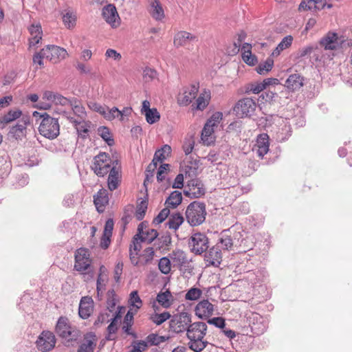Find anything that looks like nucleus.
I'll use <instances>...</instances> for the list:
<instances>
[{"label": "nucleus", "instance_id": "864d4df0", "mask_svg": "<svg viewBox=\"0 0 352 352\" xmlns=\"http://www.w3.org/2000/svg\"><path fill=\"white\" fill-rule=\"evenodd\" d=\"M201 294L202 292L199 288L192 287L186 294L185 298L188 300H196L200 298Z\"/></svg>", "mask_w": 352, "mask_h": 352}, {"label": "nucleus", "instance_id": "bb28decb", "mask_svg": "<svg viewBox=\"0 0 352 352\" xmlns=\"http://www.w3.org/2000/svg\"><path fill=\"white\" fill-rule=\"evenodd\" d=\"M197 37L189 32L181 31L177 33L174 38V45L177 47L184 46L190 41L195 40Z\"/></svg>", "mask_w": 352, "mask_h": 352}, {"label": "nucleus", "instance_id": "de8ad7c7", "mask_svg": "<svg viewBox=\"0 0 352 352\" xmlns=\"http://www.w3.org/2000/svg\"><path fill=\"white\" fill-rule=\"evenodd\" d=\"M121 112L117 107H114L112 109H109L108 107H106L102 116L107 120L110 121L115 119L116 118H118Z\"/></svg>", "mask_w": 352, "mask_h": 352}, {"label": "nucleus", "instance_id": "9d476101", "mask_svg": "<svg viewBox=\"0 0 352 352\" xmlns=\"http://www.w3.org/2000/svg\"><path fill=\"white\" fill-rule=\"evenodd\" d=\"M154 241V236H149L148 232H142L140 234V236L135 240V236L133 238L132 243L129 247V257L131 263L134 265L138 264V261L136 258V256L138 255L139 252L142 248V244L148 245Z\"/></svg>", "mask_w": 352, "mask_h": 352}, {"label": "nucleus", "instance_id": "ddd939ff", "mask_svg": "<svg viewBox=\"0 0 352 352\" xmlns=\"http://www.w3.org/2000/svg\"><path fill=\"white\" fill-rule=\"evenodd\" d=\"M30 124V117L23 116L18 123L12 126L8 132V137L15 140H22L26 135L27 126Z\"/></svg>", "mask_w": 352, "mask_h": 352}, {"label": "nucleus", "instance_id": "412c9836", "mask_svg": "<svg viewBox=\"0 0 352 352\" xmlns=\"http://www.w3.org/2000/svg\"><path fill=\"white\" fill-rule=\"evenodd\" d=\"M93 311V300L88 296L82 297L79 304L78 314L82 319L88 318Z\"/></svg>", "mask_w": 352, "mask_h": 352}, {"label": "nucleus", "instance_id": "a878e982", "mask_svg": "<svg viewBox=\"0 0 352 352\" xmlns=\"http://www.w3.org/2000/svg\"><path fill=\"white\" fill-rule=\"evenodd\" d=\"M31 38L29 40L30 47L38 44L42 38L43 31L40 23H32L28 28Z\"/></svg>", "mask_w": 352, "mask_h": 352}, {"label": "nucleus", "instance_id": "680f3d73", "mask_svg": "<svg viewBox=\"0 0 352 352\" xmlns=\"http://www.w3.org/2000/svg\"><path fill=\"white\" fill-rule=\"evenodd\" d=\"M208 323L213 324L220 329H223L225 327V320L221 317H216L211 319L208 318Z\"/></svg>", "mask_w": 352, "mask_h": 352}, {"label": "nucleus", "instance_id": "0eeeda50", "mask_svg": "<svg viewBox=\"0 0 352 352\" xmlns=\"http://www.w3.org/2000/svg\"><path fill=\"white\" fill-rule=\"evenodd\" d=\"M188 247L192 253L201 255L208 250L209 239L204 233H194L188 240Z\"/></svg>", "mask_w": 352, "mask_h": 352}, {"label": "nucleus", "instance_id": "a18cd8bd", "mask_svg": "<svg viewBox=\"0 0 352 352\" xmlns=\"http://www.w3.org/2000/svg\"><path fill=\"white\" fill-rule=\"evenodd\" d=\"M170 165L169 164L161 163L157 171V181H163L170 172Z\"/></svg>", "mask_w": 352, "mask_h": 352}, {"label": "nucleus", "instance_id": "052dcab7", "mask_svg": "<svg viewBox=\"0 0 352 352\" xmlns=\"http://www.w3.org/2000/svg\"><path fill=\"white\" fill-rule=\"evenodd\" d=\"M123 263L121 261H118L114 269V279L116 283H118L120 279V276L122 273Z\"/></svg>", "mask_w": 352, "mask_h": 352}, {"label": "nucleus", "instance_id": "393cba45", "mask_svg": "<svg viewBox=\"0 0 352 352\" xmlns=\"http://www.w3.org/2000/svg\"><path fill=\"white\" fill-rule=\"evenodd\" d=\"M155 301L163 308L168 309L173 305L175 298L169 289H166L164 292L161 291L157 294Z\"/></svg>", "mask_w": 352, "mask_h": 352}, {"label": "nucleus", "instance_id": "473e14b6", "mask_svg": "<svg viewBox=\"0 0 352 352\" xmlns=\"http://www.w3.org/2000/svg\"><path fill=\"white\" fill-rule=\"evenodd\" d=\"M184 221V218L180 213L175 212L170 214L166 224L170 229L176 230L182 224Z\"/></svg>", "mask_w": 352, "mask_h": 352}, {"label": "nucleus", "instance_id": "9b49d317", "mask_svg": "<svg viewBox=\"0 0 352 352\" xmlns=\"http://www.w3.org/2000/svg\"><path fill=\"white\" fill-rule=\"evenodd\" d=\"M257 107V104L251 98H243L239 100L234 107V111L236 116L244 118L254 115Z\"/></svg>", "mask_w": 352, "mask_h": 352}, {"label": "nucleus", "instance_id": "13d9d810", "mask_svg": "<svg viewBox=\"0 0 352 352\" xmlns=\"http://www.w3.org/2000/svg\"><path fill=\"white\" fill-rule=\"evenodd\" d=\"M170 318L171 315L168 311H165L160 314L155 312V325H160Z\"/></svg>", "mask_w": 352, "mask_h": 352}, {"label": "nucleus", "instance_id": "8fccbe9b", "mask_svg": "<svg viewBox=\"0 0 352 352\" xmlns=\"http://www.w3.org/2000/svg\"><path fill=\"white\" fill-rule=\"evenodd\" d=\"M129 303L133 308H135V311H137V310L141 307L142 300L139 297L137 291H133L131 293Z\"/></svg>", "mask_w": 352, "mask_h": 352}, {"label": "nucleus", "instance_id": "3c124183", "mask_svg": "<svg viewBox=\"0 0 352 352\" xmlns=\"http://www.w3.org/2000/svg\"><path fill=\"white\" fill-rule=\"evenodd\" d=\"M180 272L184 276H190L192 274L193 266L191 265L190 261L188 259L186 261V263H182L177 267Z\"/></svg>", "mask_w": 352, "mask_h": 352}, {"label": "nucleus", "instance_id": "c85d7f7f", "mask_svg": "<svg viewBox=\"0 0 352 352\" xmlns=\"http://www.w3.org/2000/svg\"><path fill=\"white\" fill-rule=\"evenodd\" d=\"M171 243V237L168 234H166L161 237H158V234L155 231V250H159L162 252L168 250Z\"/></svg>", "mask_w": 352, "mask_h": 352}, {"label": "nucleus", "instance_id": "338daca9", "mask_svg": "<svg viewBox=\"0 0 352 352\" xmlns=\"http://www.w3.org/2000/svg\"><path fill=\"white\" fill-rule=\"evenodd\" d=\"M147 347V343L144 341L134 342L133 349L129 352H142Z\"/></svg>", "mask_w": 352, "mask_h": 352}, {"label": "nucleus", "instance_id": "5fc2aeb1", "mask_svg": "<svg viewBox=\"0 0 352 352\" xmlns=\"http://www.w3.org/2000/svg\"><path fill=\"white\" fill-rule=\"evenodd\" d=\"M63 22H75L77 16L75 12L71 9H66L61 13Z\"/></svg>", "mask_w": 352, "mask_h": 352}, {"label": "nucleus", "instance_id": "69168bd1", "mask_svg": "<svg viewBox=\"0 0 352 352\" xmlns=\"http://www.w3.org/2000/svg\"><path fill=\"white\" fill-rule=\"evenodd\" d=\"M119 177H114L113 175H109L108 187L111 191L116 190L118 186Z\"/></svg>", "mask_w": 352, "mask_h": 352}, {"label": "nucleus", "instance_id": "4d7b16f0", "mask_svg": "<svg viewBox=\"0 0 352 352\" xmlns=\"http://www.w3.org/2000/svg\"><path fill=\"white\" fill-rule=\"evenodd\" d=\"M73 101V98H67L57 93L56 94V98H55V100H54V104H60L61 106H70V104H72Z\"/></svg>", "mask_w": 352, "mask_h": 352}, {"label": "nucleus", "instance_id": "cd10ccee", "mask_svg": "<svg viewBox=\"0 0 352 352\" xmlns=\"http://www.w3.org/2000/svg\"><path fill=\"white\" fill-rule=\"evenodd\" d=\"M94 204L98 212H103L105 205L109 202V197L106 190H100L94 196Z\"/></svg>", "mask_w": 352, "mask_h": 352}, {"label": "nucleus", "instance_id": "bf43d9fd", "mask_svg": "<svg viewBox=\"0 0 352 352\" xmlns=\"http://www.w3.org/2000/svg\"><path fill=\"white\" fill-rule=\"evenodd\" d=\"M87 105L91 110L96 111L102 116L103 115L106 107V106H102L94 101L89 102Z\"/></svg>", "mask_w": 352, "mask_h": 352}, {"label": "nucleus", "instance_id": "ea45409f", "mask_svg": "<svg viewBox=\"0 0 352 352\" xmlns=\"http://www.w3.org/2000/svg\"><path fill=\"white\" fill-rule=\"evenodd\" d=\"M184 194L190 198H199L205 194V189L202 183L199 186L192 188L190 190H184Z\"/></svg>", "mask_w": 352, "mask_h": 352}, {"label": "nucleus", "instance_id": "b1692460", "mask_svg": "<svg viewBox=\"0 0 352 352\" xmlns=\"http://www.w3.org/2000/svg\"><path fill=\"white\" fill-rule=\"evenodd\" d=\"M210 98V91L204 89L197 98L195 103L192 104V109L203 111L208 105Z\"/></svg>", "mask_w": 352, "mask_h": 352}, {"label": "nucleus", "instance_id": "4c0bfd02", "mask_svg": "<svg viewBox=\"0 0 352 352\" xmlns=\"http://www.w3.org/2000/svg\"><path fill=\"white\" fill-rule=\"evenodd\" d=\"M22 115L21 111L19 109L10 110L6 114L0 118V122L8 124L19 118Z\"/></svg>", "mask_w": 352, "mask_h": 352}, {"label": "nucleus", "instance_id": "7ed1b4c3", "mask_svg": "<svg viewBox=\"0 0 352 352\" xmlns=\"http://www.w3.org/2000/svg\"><path fill=\"white\" fill-rule=\"evenodd\" d=\"M154 172V157L152 159L151 163L148 164L146 170V177L144 181V187L145 188V193L143 197L138 199L137 209L135 212V217L138 220H142L146 214L148 208V195H147V186L148 182H153Z\"/></svg>", "mask_w": 352, "mask_h": 352}, {"label": "nucleus", "instance_id": "f8f14e48", "mask_svg": "<svg viewBox=\"0 0 352 352\" xmlns=\"http://www.w3.org/2000/svg\"><path fill=\"white\" fill-rule=\"evenodd\" d=\"M111 159L105 153H100L94 158L91 169L99 177L107 175L111 167Z\"/></svg>", "mask_w": 352, "mask_h": 352}, {"label": "nucleus", "instance_id": "1a4fd4ad", "mask_svg": "<svg viewBox=\"0 0 352 352\" xmlns=\"http://www.w3.org/2000/svg\"><path fill=\"white\" fill-rule=\"evenodd\" d=\"M191 324V315L186 311L174 315L170 322V329L177 333L187 331Z\"/></svg>", "mask_w": 352, "mask_h": 352}, {"label": "nucleus", "instance_id": "f704fd0d", "mask_svg": "<svg viewBox=\"0 0 352 352\" xmlns=\"http://www.w3.org/2000/svg\"><path fill=\"white\" fill-rule=\"evenodd\" d=\"M213 133L214 128L207 124H205L201 136V140L205 144L210 145L214 142Z\"/></svg>", "mask_w": 352, "mask_h": 352}, {"label": "nucleus", "instance_id": "2eb2a0df", "mask_svg": "<svg viewBox=\"0 0 352 352\" xmlns=\"http://www.w3.org/2000/svg\"><path fill=\"white\" fill-rule=\"evenodd\" d=\"M42 53L45 55L46 58L54 63L65 59L68 56L65 49L54 45H47L45 48L42 49Z\"/></svg>", "mask_w": 352, "mask_h": 352}, {"label": "nucleus", "instance_id": "6e6552de", "mask_svg": "<svg viewBox=\"0 0 352 352\" xmlns=\"http://www.w3.org/2000/svg\"><path fill=\"white\" fill-rule=\"evenodd\" d=\"M72 113L77 117L75 118L72 116L71 113L63 111L61 114L66 118L69 122L72 123L74 126L80 125L85 120L87 113L85 107L81 104V102L76 98H73V101L70 104Z\"/></svg>", "mask_w": 352, "mask_h": 352}, {"label": "nucleus", "instance_id": "09e8293b", "mask_svg": "<svg viewBox=\"0 0 352 352\" xmlns=\"http://www.w3.org/2000/svg\"><path fill=\"white\" fill-rule=\"evenodd\" d=\"M107 305L109 311L113 312L116 305V294L113 289L109 290L107 292Z\"/></svg>", "mask_w": 352, "mask_h": 352}, {"label": "nucleus", "instance_id": "f257e3e1", "mask_svg": "<svg viewBox=\"0 0 352 352\" xmlns=\"http://www.w3.org/2000/svg\"><path fill=\"white\" fill-rule=\"evenodd\" d=\"M207 324L204 322L191 323L186 331L188 343L190 349L195 352L202 351L208 344L209 342L204 340L206 334Z\"/></svg>", "mask_w": 352, "mask_h": 352}, {"label": "nucleus", "instance_id": "dca6fc26", "mask_svg": "<svg viewBox=\"0 0 352 352\" xmlns=\"http://www.w3.org/2000/svg\"><path fill=\"white\" fill-rule=\"evenodd\" d=\"M36 344L38 350L43 352L49 351L55 346L56 338L52 332L43 331L38 336Z\"/></svg>", "mask_w": 352, "mask_h": 352}, {"label": "nucleus", "instance_id": "a19ab883", "mask_svg": "<svg viewBox=\"0 0 352 352\" xmlns=\"http://www.w3.org/2000/svg\"><path fill=\"white\" fill-rule=\"evenodd\" d=\"M264 84L263 82L249 83L245 87L246 94H258L265 89Z\"/></svg>", "mask_w": 352, "mask_h": 352}, {"label": "nucleus", "instance_id": "49530a36", "mask_svg": "<svg viewBox=\"0 0 352 352\" xmlns=\"http://www.w3.org/2000/svg\"><path fill=\"white\" fill-rule=\"evenodd\" d=\"M98 133L109 146H112L114 144V140L111 137L110 131L107 127H100L98 129Z\"/></svg>", "mask_w": 352, "mask_h": 352}, {"label": "nucleus", "instance_id": "774afa93", "mask_svg": "<svg viewBox=\"0 0 352 352\" xmlns=\"http://www.w3.org/2000/svg\"><path fill=\"white\" fill-rule=\"evenodd\" d=\"M76 129L77 130V132L78 135L85 137V134H87L89 131L87 127L88 124L84 120L82 123H81L80 125L75 126Z\"/></svg>", "mask_w": 352, "mask_h": 352}, {"label": "nucleus", "instance_id": "72a5a7b5", "mask_svg": "<svg viewBox=\"0 0 352 352\" xmlns=\"http://www.w3.org/2000/svg\"><path fill=\"white\" fill-rule=\"evenodd\" d=\"M154 257V250L153 247L146 248L139 257L136 256L138 263L147 265L152 262Z\"/></svg>", "mask_w": 352, "mask_h": 352}, {"label": "nucleus", "instance_id": "79ce46f5", "mask_svg": "<svg viewBox=\"0 0 352 352\" xmlns=\"http://www.w3.org/2000/svg\"><path fill=\"white\" fill-rule=\"evenodd\" d=\"M292 41L293 37L290 35L284 37L274 51L273 54H279L281 51L289 47L292 45Z\"/></svg>", "mask_w": 352, "mask_h": 352}, {"label": "nucleus", "instance_id": "6ab92c4d", "mask_svg": "<svg viewBox=\"0 0 352 352\" xmlns=\"http://www.w3.org/2000/svg\"><path fill=\"white\" fill-rule=\"evenodd\" d=\"M204 259L209 265L219 267L222 261V252L219 244L212 247L208 252L206 253Z\"/></svg>", "mask_w": 352, "mask_h": 352}, {"label": "nucleus", "instance_id": "e433bc0d", "mask_svg": "<svg viewBox=\"0 0 352 352\" xmlns=\"http://www.w3.org/2000/svg\"><path fill=\"white\" fill-rule=\"evenodd\" d=\"M171 259L173 263V266L177 267L182 263L185 264L188 258L186 256V254L184 251L181 250H176L173 252Z\"/></svg>", "mask_w": 352, "mask_h": 352}, {"label": "nucleus", "instance_id": "c756f323", "mask_svg": "<svg viewBox=\"0 0 352 352\" xmlns=\"http://www.w3.org/2000/svg\"><path fill=\"white\" fill-rule=\"evenodd\" d=\"M102 16L106 22H116L119 16L116 7L113 4H109L102 9Z\"/></svg>", "mask_w": 352, "mask_h": 352}, {"label": "nucleus", "instance_id": "5701e85b", "mask_svg": "<svg viewBox=\"0 0 352 352\" xmlns=\"http://www.w3.org/2000/svg\"><path fill=\"white\" fill-rule=\"evenodd\" d=\"M96 345V336L92 333L85 335L83 342L80 344L77 352H94Z\"/></svg>", "mask_w": 352, "mask_h": 352}, {"label": "nucleus", "instance_id": "4be33fe9", "mask_svg": "<svg viewBox=\"0 0 352 352\" xmlns=\"http://www.w3.org/2000/svg\"><path fill=\"white\" fill-rule=\"evenodd\" d=\"M325 6L326 2H322L320 0H302L298 6V10L316 12L324 9Z\"/></svg>", "mask_w": 352, "mask_h": 352}, {"label": "nucleus", "instance_id": "2f4dec72", "mask_svg": "<svg viewBox=\"0 0 352 352\" xmlns=\"http://www.w3.org/2000/svg\"><path fill=\"white\" fill-rule=\"evenodd\" d=\"M182 192L178 190H175L171 192L168 197L166 199L165 204L168 208H175L182 203Z\"/></svg>", "mask_w": 352, "mask_h": 352}, {"label": "nucleus", "instance_id": "7c9ffc66", "mask_svg": "<svg viewBox=\"0 0 352 352\" xmlns=\"http://www.w3.org/2000/svg\"><path fill=\"white\" fill-rule=\"evenodd\" d=\"M171 147L168 144H164L160 149L155 151V168L157 162L163 163L171 154Z\"/></svg>", "mask_w": 352, "mask_h": 352}, {"label": "nucleus", "instance_id": "423d86ee", "mask_svg": "<svg viewBox=\"0 0 352 352\" xmlns=\"http://www.w3.org/2000/svg\"><path fill=\"white\" fill-rule=\"evenodd\" d=\"M92 260L88 249L80 248L74 254V269L82 274H89L91 270Z\"/></svg>", "mask_w": 352, "mask_h": 352}, {"label": "nucleus", "instance_id": "c9c22d12", "mask_svg": "<svg viewBox=\"0 0 352 352\" xmlns=\"http://www.w3.org/2000/svg\"><path fill=\"white\" fill-rule=\"evenodd\" d=\"M151 103L148 100H145L142 102L141 113L144 114L146 120L149 124L154 123V109L150 108Z\"/></svg>", "mask_w": 352, "mask_h": 352}, {"label": "nucleus", "instance_id": "f3484780", "mask_svg": "<svg viewBox=\"0 0 352 352\" xmlns=\"http://www.w3.org/2000/svg\"><path fill=\"white\" fill-rule=\"evenodd\" d=\"M199 91L198 85H191L184 89V92L177 98V102L181 106H188L197 97Z\"/></svg>", "mask_w": 352, "mask_h": 352}, {"label": "nucleus", "instance_id": "0e129e2a", "mask_svg": "<svg viewBox=\"0 0 352 352\" xmlns=\"http://www.w3.org/2000/svg\"><path fill=\"white\" fill-rule=\"evenodd\" d=\"M169 214L170 210L169 208L166 206V208L162 209L158 215L155 217V221L158 223H162L168 217Z\"/></svg>", "mask_w": 352, "mask_h": 352}, {"label": "nucleus", "instance_id": "e2e57ef3", "mask_svg": "<svg viewBox=\"0 0 352 352\" xmlns=\"http://www.w3.org/2000/svg\"><path fill=\"white\" fill-rule=\"evenodd\" d=\"M242 58L244 62L249 65H254L257 62L256 56L252 55V52L242 54Z\"/></svg>", "mask_w": 352, "mask_h": 352}, {"label": "nucleus", "instance_id": "58836bf2", "mask_svg": "<svg viewBox=\"0 0 352 352\" xmlns=\"http://www.w3.org/2000/svg\"><path fill=\"white\" fill-rule=\"evenodd\" d=\"M217 244L220 245L221 249L230 250L234 245V242L232 237L226 234V231H224Z\"/></svg>", "mask_w": 352, "mask_h": 352}, {"label": "nucleus", "instance_id": "4468645a", "mask_svg": "<svg viewBox=\"0 0 352 352\" xmlns=\"http://www.w3.org/2000/svg\"><path fill=\"white\" fill-rule=\"evenodd\" d=\"M344 41V38L339 36L337 33L329 32L320 39V45L325 50H335L338 49Z\"/></svg>", "mask_w": 352, "mask_h": 352}, {"label": "nucleus", "instance_id": "603ef678", "mask_svg": "<svg viewBox=\"0 0 352 352\" xmlns=\"http://www.w3.org/2000/svg\"><path fill=\"white\" fill-rule=\"evenodd\" d=\"M247 36V34L244 31H241L238 34L237 41L234 43V47L232 52H229V54H236L240 51V47L241 45V43L245 39Z\"/></svg>", "mask_w": 352, "mask_h": 352}, {"label": "nucleus", "instance_id": "6e6d98bb", "mask_svg": "<svg viewBox=\"0 0 352 352\" xmlns=\"http://www.w3.org/2000/svg\"><path fill=\"white\" fill-rule=\"evenodd\" d=\"M223 115L221 112L214 113L210 118L207 121L206 124L210 125L211 127L214 128L217 126L221 120H222Z\"/></svg>", "mask_w": 352, "mask_h": 352}, {"label": "nucleus", "instance_id": "37998d69", "mask_svg": "<svg viewBox=\"0 0 352 352\" xmlns=\"http://www.w3.org/2000/svg\"><path fill=\"white\" fill-rule=\"evenodd\" d=\"M158 268L160 272L164 274H167L171 270V263L168 257H162L158 263Z\"/></svg>", "mask_w": 352, "mask_h": 352}, {"label": "nucleus", "instance_id": "39448f33", "mask_svg": "<svg viewBox=\"0 0 352 352\" xmlns=\"http://www.w3.org/2000/svg\"><path fill=\"white\" fill-rule=\"evenodd\" d=\"M43 118L38 127V131L43 137L54 140L60 133V125L57 118L50 116L45 113L41 116Z\"/></svg>", "mask_w": 352, "mask_h": 352}, {"label": "nucleus", "instance_id": "a211bd4d", "mask_svg": "<svg viewBox=\"0 0 352 352\" xmlns=\"http://www.w3.org/2000/svg\"><path fill=\"white\" fill-rule=\"evenodd\" d=\"M195 312L198 318L208 319L213 314L214 305L208 300H203L196 305Z\"/></svg>", "mask_w": 352, "mask_h": 352}, {"label": "nucleus", "instance_id": "aec40b11", "mask_svg": "<svg viewBox=\"0 0 352 352\" xmlns=\"http://www.w3.org/2000/svg\"><path fill=\"white\" fill-rule=\"evenodd\" d=\"M305 78L299 74L289 76L285 80V87L290 91H296L304 85Z\"/></svg>", "mask_w": 352, "mask_h": 352}, {"label": "nucleus", "instance_id": "20e7f679", "mask_svg": "<svg viewBox=\"0 0 352 352\" xmlns=\"http://www.w3.org/2000/svg\"><path fill=\"white\" fill-rule=\"evenodd\" d=\"M206 215V205L201 202L190 203L186 210V219L191 226H197L204 223Z\"/></svg>", "mask_w": 352, "mask_h": 352}, {"label": "nucleus", "instance_id": "c03bdc74", "mask_svg": "<svg viewBox=\"0 0 352 352\" xmlns=\"http://www.w3.org/2000/svg\"><path fill=\"white\" fill-rule=\"evenodd\" d=\"M273 65L274 60L268 58L264 63L258 65L256 71L259 74H265L272 69Z\"/></svg>", "mask_w": 352, "mask_h": 352}, {"label": "nucleus", "instance_id": "f03ea898", "mask_svg": "<svg viewBox=\"0 0 352 352\" xmlns=\"http://www.w3.org/2000/svg\"><path fill=\"white\" fill-rule=\"evenodd\" d=\"M56 334L65 340L68 344L73 345L81 337V332L75 326L70 324L68 319L60 317L56 325Z\"/></svg>", "mask_w": 352, "mask_h": 352}]
</instances>
